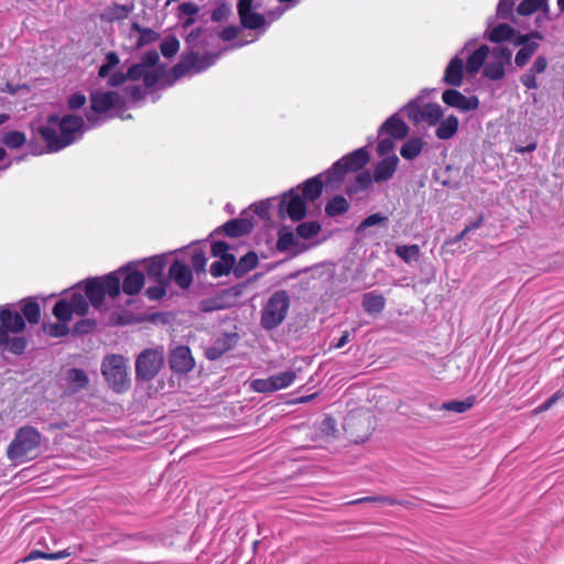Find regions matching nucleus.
Segmentation results:
<instances>
[{
    "label": "nucleus",
    "instance_id": "nucleus-1",
    "mask_svg": "<svg viewBox=\"0 0 564 564\" xmlns=\"http://www.w3.org/2000/svg\"><path fill=\"white\" fill-rule=\"evenodd\" d=\"M240 31L237 25L224 28L218 37L206 29L192 30L185 37L187 51L178 58V79L185 76L198 75L216 64L218 58L232 47H241L251 41L239 42L232 45Z\"/></svg>",
    "mask_w": 564,
    "mask_h": 564
},
{
    "label": "nucleus",
    "instance_id": "nucleus-2",
    "mask_svg": "<svg viewBox=\"0 0 564 564\" xmlns=\"http://www.w3.org/2000/svg\"><path fill=\"white\" fill-rule=\"evenodd\" d=\"M370 155L367 148L361 147L337 160L333 165L299 185V192L305 202H314L322 195L323 187L339 189L345 175L349 172L361 170L368 162Z\"/></svg>",
    "mask_w": 564,
    "mask_h": 564
},
{
    "label": "nucleus",
    "instance_id": "nucleus-3",
    "mask_svg": "<svg viewBox=\"0 0 564 564\" xmlns=\"http://www.w3.org/2000/svg\"><path fill=\"white\" fill-rule=\"evenodd\" d=\"M88 123L76 115H50L46 126L40 129V134L46 143L48 152H57L79 140Z\"/></svg>",
    "mask_w": 564,
    "mask_h": 564
},
{
    "label": "nucleus",
    "instance_id": "nucleus-4",
    "mask_svg": "<svg viewBox=\"0 0 564 564\" xmlns=\"http://www.w3.org/2000/svg\"><path fill=\"white\" fill-rule=\"evenodd\" d=\"M174 253L175 251L155 254L135 261L145 279L154 283L144 291V295L150 301L161 300L166 293L169 280H176V257H174Z\"/></svg>",
    "mask_w": 564,
    "mask_h": 564
},
{
    "label": "nucleus",
    "instance_id": "nucleus-5",
    "mask_svg": "<svg viewBox=\"0 0 564 564\" xmlns=\"http://www.w3.org/2000/svg\"><path fill=\"white\" fill-rule=\"evenodd\" d=\"M79 292L95 310L100 311L104 306L106 296L116 299L121 293L120 276L118 272H110L101 276H94L83 280L69 290H66L63 296H72Z\"/></svg>",
    "mask_w": 564,
    "mask_h": 564
},
{
    "label": "nucleus",
    "instance_id": "nucleus-6",
    "mask_svg": "<svg viewBox=\"0 0 564 564\" xmlns=\"http://www.w3.org/2000/svg\"><path fill=\"white\" fill-rule=\"evenodd\" d=\"M166 75L172 79L169 85L176 80V65L166 70V65L160 63V55L156 50H149L142 54L140 61L128 67L129 80H142L145 88H152Z\"/></svg>",
    "mask_w": 564,
    "mask_h": 564
},
{
    "label": "nucleus",
    "instance_id": "nucleus-7",
    "mask_svg": "<svg viewBox=\"0 0 564 564\" xmlns=\"http://www.w3.org/2000/svg\"><path fill=\"white\" fill-rule=\"evenodd\" d=\"M52 314L57 323L48 324L44 327L47 335L54 338H61L69 334L68 322L73 315L84 317L88 314V302L79 292H75L72 296H63L52 308Z\"/></svg>",
    "mask_w": 564,
    "mask_h": 564
},
{
    "label": "nucleus",
    "instance_id": "nucleus-8",
    "mask_svg": "<svg viewBox=\"0 0 564 564\" xmlns=\"http://www.w3.org/2000/svg\"><path fill=\"white\" fill-rule=\"evenodd\" d=\"M89 99L90 107L85 110L88 128H97L124 110V100L118 91L94 90Z\"/></svg>",
    "mask_w": 564,
    "mask_h": 564
},
{
    "label": "nucleus",
    "instance_id": "nucleus-9",
    "mask_svg": "<svg viewBox=\"0 0 564 564\" xmlns=\"http://www.w3.org/2000/svg\"><path fill=\"white\" fill-rule=\"evenodd\" d=\"M291 300L285 290L274 291L260 312V325L264 330H273L278 328L288 316Z\"/></svg>",
    "mask_w": 564,
    "mask_h": 564
},
{
    "label": "nucleus",
    "instance_id": "nucleus-10",
    "mask_svg": "<svg viewBox=\"0 0 564 564\" xmlns=\"http://www.w3.org/2000/svg\"><path fill=\"white\" fill-rule=\"evenodd\" d=\"M40 444V432L31 425H24L18 429L14 438L9 444L7 449L8 457L20 463L31 459L35 457Z\"/></svg>",
    "mask_w": 564,
    "mask_h": 564
},
{
    "label": "nucleus",
    "instance_id": "nucleus-11",
    "mask_svg": "<svg viewBox=\"0 0 564 564\" xmlns=\"http://www.w3.org/2000/svg\"><path fill=\"white\" fill-rule=\"evenodd\" d=\"M100 370L112 391L122 393L130 388L128 359L122 355H106L101 361Z\"/></svg>",
    "mask_w": 564,
    "mask_h": 564
},
{
    "label": "nucleus",
    "instance_id": "nucleus-12",
    "mask_svg": "<svg viewBox=\"0 0 564 564\" xmlns=\"http://www.w3.org/2000/svg\"><path fill=\"white\" fill-rule=\"evenodd\" d=\"M164 364V349L156 347L144 349L135 360V378L139 381H151Z\"/></svg>",
    "mask_w": 564,
    "mask_h": 564
},
{
    "label": "nucleus",
    "instance_id": "nucleus-13",
    "mask_svg": "<svg viewBox=\"0 0 564 564\" xmlns=\"http://www.w3.org/2000/svg\"><path fill=\"white\" fill-rule=\"evenodd\" d=\"M512 64V51L505 45H497L491 50L490 59L482 68V76L497 82L505 77L506 68Z\"/></svg>",
    "mask_w": 564,
    "mask_h": 564
},
{
    "label": "nucleus",
    "instance_id": "nucleus-14",
    "mask_svg": "<svg viewBox=\"0 0 564 564\" xmlns=\"http://www.w3.org/2000/svg\"><path fill=\"white\" fill-rule=\"evenodd\" d=\"M259 8L260 3L256 0H237V12L241 28L263 33L270 26V21L265 19L264 14L257 12Z\"/></svg>",
    "mask_w": 564,
    "mask_h": 564
},
{
    "label": "nucleus",
    "instance_id": "nucleus-15",
    "mask_svg": "<svg viewBox=\"0 0 564 564\" xmlns=\"http://www.w3.org/2000/svg\"><path fill=\"white\" fill-rule=\"evenodd\" d=\"M115 272H118L120 276L121 292L127 295H137L143 289L145 283V275L138 263L130 261L124 265L120 267Z\"/></svg>",
    "mask_w": 564,
    "mask_h": 564
},
{
    "label": "nucleus",
    "instance_id": "nucleus-16",
    "mask_svg": "<svg viewBox=\"0 0 564 564\" xmlns=\"http://www.w3.org/2000/svg\"><path fill=\"white\" fill-rule=\"evenodd\" d=\"M306 202L301 196L299 187L286 192L279 203V215L282 218H290L293 221H300L306 216Z\"/></svg>",
    "mask_w": 564,
    "mask_h": 564
},
{
    "label": "nucleus",
    "instance_id": "nucleus-17",
    "mask_svg": "<svg viewBox=\"0 0 564 564\" xmlns=\"http://www.w3.org/2000/svg\"><path fill=\"white\" fill-rule=\"evenodd\" d=\"M476 42V39L467 41L459 52L449 61L444 72L443 83L452 87H459L463 84L464 72H466L463 55L465 52L469 51L470 47L475 46Z\"/></svg>",
    "mask_w": 564,
    "mask_h": 564
},
{
    "label": "nucleus",
    "instance_id": "nucleus-18",
    "mask_svg": "<svg viewBox=\"0 0 564 564\" xmlns=\"http://www.w3.org/2000/svg\"><path fill=\"white\" fill-rule=\"evenodd\" d=\"M442 100L446 106L455 108L460 112L474 111L479 106V99L477 96H465L454 88L445 89L442 94Z\"/></svg>",
    "mask_w": 564,
    "mask_h": 564
},
{
    "label": "nucleus",
    "instance_id": "nucleus-19",
    "mask_svg": "<svg viewBox=\"0 0 564 564\" xmlns=\"http://www.w3.org/2000/svg\"><path fill=\"white\" fill-rule=\"evenodd\" d=\"M178 256H182L184 260L188 259L196 273L206 272L207 258L199 241H192L187 246L178 248Z\"/></svg>",
    "mask_w": 564,
    "mask_h": 564
},
{
    "label": "nucleus",
    "instance_id": "nucleus-20",
    "mask_svg": "<svg viewBox=\"0 0 564 564\" xmlns=\"http://www.w3.org/2000/svg\"><path fill=\"white\" fill-rule=\"evenodd\" d=\"M253 229V223L247 217L234 218L216 228L210 236L225 234L230 238H239L250 234Z\"/></svg>",
    "mask_w": 564,
    "mask_h": 564
},
{
    "label": "nucleus",
    "instance_id": "nucleus-21",
    "mask_svg": "<svg viewBox=\"0 0 564 564\" xmlns=\"http://www.w3.org/2000/svg\"><path fill=\"white\" fill-rule=\"evenodd\" d=\"M128 39L134 50H139L160 39V34L150 28H143L138 22H132L128 32Z\"/></svg>",
    "mask_w": 564,
    "mask_h": 564
},
{
    "label": "nucleus",
    "instance_id": "nucleus-22",
    "mask_svg": "<svg viewBox=\"0 0 564 564\" xmlns=\"http://www.w3.org/2000/svg\"><path fill=\"white\" fill-rule=\"evenodd\" d=\"M238 335L236 333H223L205 350V356L209 360H217L224 354L229 351L237 344Z\"/></svg>",
    "mask_w": 564,
    "mask_h": 564
},
{
    "label": "nucleus",
    "instance_id": "nucleus-23",
    "mask_svg": "<svg viewBox=\"0 0 564 564\" xmlns=\"http://www.w3.org/2000/svg\"><path fill=\"white\" fill-rule=\"evenodd\" d=\"M495 18L489 17L487 20L488 26L485 31L484 36L492 43H502L511 40L516 35V30L507 23H499L494 25Z\"/></svg>",
    "mask_w": 564,
    "mask_h": 564
},
{
    "label": "nucleus",
    "instance_id": "nucleus-24",
    "mask_svg": "<svg viewBox=\"0 0 564 564\" xmlns=\"http://www.w3.org/2000/svg\"><path fill=\"white\" fill-rule=\"evenodd\" d=\"M383 133L389 134L391 138L397 140L404 139L409 133V127L400 118L399 113H393L390 116L379 128L378 134L382 135Z\"/></svg>",
    "mask_w": 564,
    "mask_h": 564
},
{
    "label": "nucleus",
    "instance_id": "nucleus-25",
    "mask_svg": "<svg viewBox=\"0 0 564 564\" xmlns=\"http://www.w3.org/2000/svg\"><path fill=\"white\" fill-rule=\"evenodd\" d=\"M399 164V158L395 154L388 155L380 160L373 169V182L382 183L392 178Z\"/></svg>",
    "mask_w": 564,
    "mask_h": 564
},
{
    "label": "nucleus",
    "instance_id": "nucleus-26",
    "mask_svg": "<svg viewBox=\"0 0 564 564\" xmlns=\"http://www.w3.org/2000/svg\"><path fill=\"white\" fill-rule=\"evenodd\" d=\"M134 3L132 1L119 4V3H112L108 7H106L101 13L99 14L101 21L105 22H117L122 21L129 17L131 12L134 10Z\"/></svg>",
    "mask_w": 564,
    "mask_h": 564
},
{
    "label": "nucleus",
    "instance_id": "nucleus-27",
    "mask_svg": "<svg viewBox=\"0 0 564 564\" xmlns=\"http://www.w3.org/2000/svg\"><path fill=\"white\" fill-rule=\"evenodd\" d=\"M547 67V59L544 55H539L535 57L531 67L520 76V83L527 89H538L536 75L545 72Z\"/></svg>",
    "mask_w": 564,
    "mask_h": 564
},
{
    "label": "nucleus",
    "instance_id": "nucleus-28",
    "mask_svg": "<svg viewBox=\"0 0 564 564\" xmlns=\"http://www.w3.org/2000/svg\"><path fill=\"white\" fill-rule=\"evenodd\" d=\"M491 53L488 45L481 44L478 48L474 50L464 63L466 73L470 76L476 75L485 66L486 58Z\"/></svg>",
    "mask_w": 564,
    "mask_h": 564
},
{
    "label": "nucleus",
    "instance_id": "nucleus-29",
    "mask_svg": "<svg viewBox=\"0 0 564 564\" xmlns=\"http://www.w3.org/2000/svg\"><path fill=\"white\" fill-rule=\"evenodd\" d=\"M65 381L67 389L73 393L86 389L89 384L87 373L79 368H69L65 373Z\"/></svg>",
    "mask_w": 564,
    "mask_h": 564
},
{
    "label": "nucleus",
    "instance_id": "nucleus-30",
    "mask_svg": "<svg viewBox=\"0 0 564 564\" xmlns=\"http://www.w3.org/2000/svg\"><path fill=\"white\" fill-rule=\"evenodd\" d=\"M361 305L367 314H379L386 307V299L378 291L367 292L362 295Z\"/></svg>",
    "mask_w": 564,
    "mask_h": 564
},
{
    "label": "nucleus",
    "instance_id": "nucleus-31",
    "mask_svg": "<svg viewBox=\"0 0 564 564\" xmlns=\"http://www.w3.org/2000/svg\"><path fill=\"white\" fill-rule=\"evenodd\" d=\"M536 11H541L546 20H551L547 0H522L517 7L518 14L522 17L531 15Z\"/></svg>",
    "mask_w": 564,
    "mask_h": 564
},
{
    "label": "nucleus",
    "instance_id": "nucleus-32",
    "mask_svg": "<svg viewBox=\"0 0 564 564\" xmlns=\"http://www.w3.org/2000/svg\"><path fill=\"white\" fill-rule=\"evenodd\" d=\"M458 127V118L454 115H449L445 119H441L440 122H437L435 135L440 140H449L457 133Z\"/></svg>",
    "mask_w": 564,
    "mask_h": 564
},
{
    "label": "nucleus",
    "instance_id": "nucleus-33",
    "mask_svg": "<svg viewBox=\"0 0 564 564\" xmlns=\"http://www.w3.org/2000/svg\"><path fill=\"white\" fill-rule=\"evenodd\" d=\"M20 311L24 321L30 324H37L41 319V306L35 299L28 297L20 302Z\"/></svg>",
    "mask_w": 564,
    "mask_h": 564
},
{
    "label": "nucleus",
    "instance_id": "nucleus-34",
    "mask_svg": "<svg viewBox=\"0 0 564 564\" xmlns=\"http://www.w3.org/2000/svg\"><path fill=\"white\" fill-rule=\"evenodd\" d=\"M147 95L145 88L139 85H128L121 95L124 100V109L139 107Z\"/></svg>",
    "mask_w": 564,
    "mask_h": 564
},
{
    "label": "nucleus",
    "instance_id": "nucleus-35",
    "mask_svg": "<svg viewBox=\"0 0 564 564\" xmlns=\"http://www.w3.org/2000/svg\"><path fill=\"white\" fill-rule=\"evenodd\" d=\"M236 264V258L234 254H226L214 261L210 265L209 272L214 278H220L234 271V265Z\"/></svg>",
    "mask_w": 564,
    "mask_h": 564
},
{
    "label": "nucleus",
    "instance_id": "nucleus-36",
    "mask_svg": "<svg viewBox=\"0 0 564 564\" xmlns=\"http://www.w3.org/2000/svg\"><path fill=\"white\" fill-rule=\"evenodd\" d=\"M26 346L28 340L24 336H10V334H7V338L1 343L0 349L20 356L24 354Z\"/></svg>",
    "mask_w": 564,
    "mask_h": 564
},
{
    "label": "nucleus",
    "instance_id": "nucleus-37",
    "mask_svg": "<svg viewBox=\"0 0 564 564\" xmlns=\"http://www.w3.org/2000/svg\"><path fill=\"white\" fill-rule=\"evenodd\" d=\"M259 259L256 252L249 251L242 256L238 263L234 265V274L237 278L242 276L247 272L253 270L258 265Z\"/></svg>",
    "mask_w": 564,
    "mask_h": 564
},
{
    "label": "nucleus",
    "instance_id": "nucleus-38",
    "mask_svg": "<svg viewBox=\"0 0 564 564\" xmlns=\"http://www.w3.org/2000/svg\"><path fill=\"white\" fill-rule=\"evenodd\" d=\"M477 402L475 395H469L464 400H451L443 402L441 405V410L452 411L456 413H465L470 410Z\"/></svg>",
    "mask_w": 564,
    "mask_h": 564
},
{
    "label": "nucleus",
    "instance_id": "nucleus-39",
    "mask_svg": "<svg viewBox=\"0 0 564 564\" xmlns=\"http://www.w3.org/2000/svg\"><path fill=\"white\" fill-rule=\"evenodd\" d=\"M349 209V203L343 195H336L330 198L325 206V213L329 217L340 216L347 213Z\"/></svg>",
    "mask_w": 564,
    "mask_h": 564
},
{
    "label": "nucleus",
    "instance_id": "nucleus-40",
    "mask_svg": "<svg viewBox=\"0 0 564 564\" xmlns=\"http://www.w3.org/2000/svg\"><path fill=\"white\" fill-rule=\"evenodd\" d=\"M444 110L436 102H429L423 106V118L422 122H426L429 126H436L437 122L443 118Z\"/></svg>",
    "mask_w": 564,
    "mask_h": 564
},
{
    "label": "nucleus",
    "instance_id": "nucleus-41",
    "mask_svg": "<svg viewBox=\"0 0 564 564\" xmlns=\"http://www.w3.org/2000/svg\"><path fill=\"white\" fill-rule=\"evenodd\" d=\"M372 182V174H370L369 171H362L356 175L355 182L348 186L346 192L348 195L357 194L359 192L366 191Z\"/></svg>",
    "mask_w": 564,
    "mask_h": 564
},
{
    "label": "nucleus",
    "instance_id": "nucleus-42",
    "mask_svg": "<svg viewBox=\"0 0 564 564\" xmlns=\"http://www.w3.org/2000/svg\"><path fill=\"white\" fill-rule=\"evenodd\" d=\"M401 111H404L408 119L413 123H420L422 122L423 118V107L421 106V98H414L411 99L409 102H406Z\"/></svg>",
    "mask_w": 564,
    "mask_h": 564
},
{
    "label": "nucleus",
    "instance_id": "nucleus-43",
    "mask_svg": "<svg viewBox=\"0 0 564 564\" xmlns=\"http://www.w3.org/2000/svg\"><path fill=\"white\" fill-rule=\"evenodd\" d=\"M422 148L423 142L420 138H411L402 144L400 154L405 160H413L421 153Z\"/></svg>",
    "mask_w": 564,
    "mask_h": 564
},
{
    "label": "nucleus",
    "instance_id": "nucleus-44",
    "mask_svg": "<svg viewBox=\"0 0 564 564\" xmlns=\"http://www.w3.org/2000/svg\"><path fill=\"white\" fill-rule=\"evenodd\" d=\"M0 141L9 149H19L26 142V137L23 132L10 130L2 133Z\"/></svg>",
    "mask_w": 564,
    "mask_h": 564
},
{
    "label": "nucleus",
    "instance_id": "nucleus-45",
    "mask_svg": "<svg viewBox=\"0 0 564 564\" xmlns=\"http://www.w3.org/2000/svg\"><path fill=\"white\" fill-rule=\"evenodd\" d=\"M539 42H532L531 44L520 47L514 56L516 66L519 68L524 67L531 59V57L535 54V52L539 50Z\"/></svg>",
    "mask_w": 564,
    "mask_h": 564
},
{
    "label": "nucleus",
    "instance_id": "nucleus-46",
    "mask_svg": "<svg viewBox=\"0 0 564 564\" xmlns=\"http://www.w3.org/2000/svg\"><path fill=\"white\" fill-rule=\"evenodd\" d=\"M230 305L226 303L224 296L217 295L214 297L203 299L199 302V310L203 313H212L215 311H221L228 308Z\"/></svg>",
    "mask_w": 564,
    "mask_h": 564
},
{
    "label": "nucleus",
    "instance_id": "nucleus-47",
    "mask_svg": "<svg viewBox=\"0 0 564 564\" xmlns=\"http://www.w3.org/2000/svg\"><path fill=\"white\" fill-rule=\"evenodd\" d=\"M195 366L194 358L187 346L178 345V373H186Z\"/></svg>",
    "mask_w": 564,
    "mask_h": 564
},
{
    "label": "nucleus",
    "instance_id": "nucleus-48",
    "mask_svg": "<svg viewBox=\"0 0 564 564\" xmlns=\"http://www.w3.org/2000/svg\"><path fill=\"white\" fill-rule=\"evenodd\" d=\"M295 378L296 372L293 370H288L271 376L275 391L290 387L295 381Z\"/></svg>",
    "mask_w": 564,
    "mask_h": 564
},
{
    "label": "nucleus",
    "instance_id": "nucleus-49",
    "mask_svg": "<svg viewBox=\"0 0 564 564\" xmlns=\"http://www.w3.org/2000/svg\"><path fill=\"white\" fill-rule=\"evenodd\" d=\"M389 218L386 215H382L381 213H375L369 216H367L356 228V234L361 235L367 228L373 227L377 225H383L386 226Z\"/></svg>",
    "mask_w": 564,
    "mask_h": 564
},
{
    "label": "nucleus",
    "instance_id": "nucleus-50",
    "mask_svg": "<svg viewBox=\"0 0 564 564\" xmlns=\"http://www.w3.org/2000/svg\"><path fill=\"white\" fill-rule=\"evenodd\" d=\"M395 253L404 262L411 263L412 261H416L419 259L420 248L417 245L398 246L395 248Z\"/></svg>",
    "mask_w": 564,
    "mask_h": 564
},
{
    "label": "nucleus",
    "instance_id": "nucleus-51",
    "mask_svg": "<svg viewBox=\"0 0 564 564\" xmlns=\"http://www.w3.org/2000/svg\"><path fill=\"white\" fill-rule=\"evenodd\" d=\"M120 63L119 56L116 52H108L105 56L104 63L100 65L98 69V76L100 78H106L109 76L111 70L117 67Z\"/></svg>",
    "mask_w": 564,
    "mask_h": 564
},
{
    "label": "nucleus",
    "instance_id": "nucleus-52",
    "mask_svg": "<svg viewBox=\"0 0 564 564\" xmlns=\"http://www.w3.org/2000/svg\"><path fill=\"white\" fill-rule=\"evenodd\" d=\"M321 230V225L317 221L301 223L296 227V234L302 239H312Z\"/></svg>",
    "mask_w": 564,
    "mask_h": 564
},
{
    "label": "nucleus",
    "instance_id": "nucleus-53",
    "mask_svg": "<svg viewBox=\"0 0 564 564\" xmlns=\"http://www.w3.org/2000/svg\"><path fill=\"white\" fill-rule=\"evenodd\" d=\"M275 198H267L260 202H257L250 206V209L253 210L256 215L259 216V218L265 220L270 218V209L273 205V202Z\"/></svg>",
    "mask_w": 564,
    "mask_h": 564
},
{
    "label": "nucleus",
    "instance_id": "nucleus-54",
    "mask_svg": "<svg viewBox=\"0 0 564 564\" xmlns=\"http://www.w3.org/2000/svg\"><path fill=\"white\" fill-rule=\"evenodd\" d=\"M193 281L192 269L178 259V289H187Z\"/></svg>",
    "mask_w": 564,
    "mask_h": 564
},
{
    "label": "nucleus",
    "instance_id": "nucleus-55",
    "mask_svg": "<svg viewBox=\"0 0 564 564\" xmlns=\"http://www.w3.org/2000/svg\"><path fill=\"white\" fill-rule=\"evenodd\" d=\"M513 0H499L497 4L496 15L503 20H513Z\"/></svg>",
    "mask_w": 564,
    "mask_h": 564
},
{
    "label": "nucleus",
    "instance_id": "nucleus-56",
    "mask_svg": "<svg viewBox=\"0 0 564 564\" xmlns=\"http://www.w3.org/2000/svg\"><path fill=\"white\" fill-rule=\"evenodd\" d=\"M253 391L259 393H272L275 392L271 376L267 379H254L250 383Z\"/></svg>",
    "mask_w": 564,
    "mask_h": 564
},
{
    "label": "nucleus",
    "instance_id": "nucleus-57",
    "mask_svg": "<svg viewBox=\"0 0 564 564\" xmlns=\"http://www.w3.org/2000/svg\"><path fill=\"white\" fill-rule=\"evenodd\" d=\"M96 325L95 319L84 318L74 324L72 332L75 335H86L91 332Z\"/></svg>",
    "mask_w": 564,
    "mask_h": 564
},
{
    "label": "nucleus",
    "instance_id": "nucleus-58",
    "mask_svg": "<svg viewBox=\"0 0 564 564\" xmlns=\"http://www.w3.org/2000/svg\"><path fill=\"white\" fill-rule=\"evenodd\" d=\"M295 243L294 235L291 231H279L276 241V249L279 251H286Z\"/></svg>",
    "mask_w": 564,
    "mask_h": 564
},
{
    "label": "nucleus",
    "instance_id": "nucleus-59",
    "mask_svg": "<svg viewBox=\"0 0 564 564\" xmlns=\"http://www.w3.org/2000/svg\"><path fill=\"white\" fill-rule=\"evenodd\" d=\"M199 6L198 3L192 1H183L178 2V20H181L182 15L193 17L198 13Z\"/></svg>",
    "mask_w": 564,
    "mask_h": 564
},
{
    "label": "nucleus",
    "instance_id": "nucleus-60",
    "mask_svg": "<svg viewBox=\"0 0 564 564\" xmlns=\"http://www.w3.org/2000/svg\"><path fill=\"white\" fill-rule=\"evenodd\" d=\"M161 53L164 57H173L176 55V36L170 35L161 43Z\"/></svg>",
    "mask_w": 564,
    "mask_h": 564
},
{
    "label": "nucleus",
    "instance_id": "nucleus-61",
    "mask_svg": "<svg viewBox=\"0 0 564 564\" xmlns=\"http://www.w3.org/2000/svg\"><path fill=\"white\" fill-rule=\"evenodd\" d=\"M229 245L226 241L218 240L213 241L210 245V252L213 257L221 259V257H225L226 254H230L228 252Z\"/></svg>",
    "mask_w": 564,
    "mask_h": 564
},
{
    "label": "nucleus",
    "instance_id": "nucleus-62",
    "mask_svg": "<svg viewBox=\"0 0 564 564\" xmlns=\"http://www.w3.org/2000/svg\"><path fill=\"white\" fill-rule=\"evenodd\" d=\"M107 78V85L109 87H119L123 85L128 79V70L126 73L115 72L113 74H109Z\"/></svg>",
    "mask_w": 564,
    "mask_h": 564
},
{
    "label": "nucleus",
    "instance_id": "nucleus-63",
    "mask_svg": "<svg viewBox=\"0 0 564 564\" xmlns=\"http://www.w3.org/2000/svg\"><path fill=\"white\" fill-rule=\"evenodd\" d=\"M86 96L82 93H75L70 95L67 99V107L70 110H77L85 106L86 104Z\"/></svg>",
    "mask_w": 564,
    "mask_h": 564
},
{
    "label": "nucleus",
    "instance_id": "nucleus-64",
    "mask_svg": "<svg viewBox=\"0 0 564 564\" xmlns=\"http://www.w3.org/2000/svg\"><path fill=\"white\" fill-rule=\"evenodd\" d=\"M230 15V9L227 4H220L212 12V20L220 22L226 20Z\"/></svg>",
    "mask_w": 564,
    "mask_h": 564
}]
</instances>
